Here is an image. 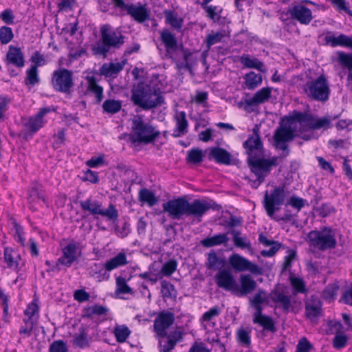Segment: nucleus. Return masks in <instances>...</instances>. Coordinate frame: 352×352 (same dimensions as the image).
<instances>
[{"instance_id": "nucleus-1", "label": "nucleus", "mask_w": 352, "mask_h": 352, "mask_svg": "<svg viewBox=\"0 0 352 352\" xmlns=\"http://www.w3.org/2000/svg\"><path fill=\"white\" fill-rule=\"evenodd\" d=\"M332 118L329 116L318 117L310 113L294 111L283 123L274 135L276 147L283 151V157L289 155L287 142L295 136L305 141L315 138L314 131L327 130L332 126Z\"/></svg>"}, {"instance_id": "nucleus-2", "label": "nucleus", "mask_w": 352, "mask_h": 352, "mask_svg": "<svg viewBox=\"0 0 352 352\" xmlns=\"http://www.w3.org/2000/svg\"><path fill=\"white\" fill-rule=\"evenodd\" d=\"M162 208L172 219L180 220L184 216H192L200 220L212 206L204 199H195L189 202L185 197H179L164 203Z\"/></svg>"}, {"instance_id": "nucleus-3", "label": "nucleus", "mask_w": 352, "mask_h": 352, "mask_svg": "<svg viewBox=\"0 0 352 352\" xmlns=\"http://www.w3.org/2000/svg\"><path fill=\"white\" fill-rule=\"evenodd\" d=\"M160 135V131L142 116L136 115L131 120L130 142L135 144H148Z\"/></svg>"}, {"instance_id": "nucleus-4", "label": "nucleus", "mask_w": 352, "mask_h": 352, "mask_svg": "<svg viewBox=\"0 0 352 352\" xmlns=\"http://www.w3.org/2000/svg\"><path fill=\"white\" fill-rule=\"evenodd\" d=\"M250 300L261 305L274 306L286 311L291 306V297L287 295L283 288L280 286L274 288L270 294L263 289H258Z\"/></svg>"}, {"instance_id": "nucleus-5", "label": "nucleus", "mask_w": 352, "mask_h": 352, "mask_svg": "<svg viewBox=\"0 0 352 352\" xmlns=\"http://www.w3.org/2000/svg\"><path fill=\"white\" fill-rule=\"evenodd\" d=\"M307 241L309 247L314 250L327 251L334 249L337 245L336 230L329 227L312 230L307 234Z\"/></svg>"}, {"instance_id": "nucleus-6", "label": "nucleus", "mask_w": 352, "mask_h": 352, "mask_svg": "<svg viewBox=\"0 0 352 352\" xmlns=\"http://www.w3.org/2000/svg\"><path fill=\"white\" fill-rule=\"evenodd\" d=\"M302 88L308 98L320 102L327 101L331 93L328 78L324 74L316 78H310Z\"/></svg>"}, {"instance_id": "nucleus-7", "label": "nucleus", "mask_w": 352, "mask_h": 352, "mask_svg": "<svg viewBox=\"0 0 352 352\" xmlns=\"http://www.w3.org/2000/svg\"><path fill=\"white\" fill-rule=\"evenodd\" d=\"M131 100L143 109H150L163 102V98L148 86L138 85L132 91Z\"/></svg>"}, {"instance_id": "nucleus-8", "label": "nucleus", "mask_w": 352, "mask_h": 352, "mask_svg": "<svg viewBox=\"0 0 352 352\" xmlns=\"http://www.w3.org/2000/svg\"><path fill=\"white\" fill-rule=\"evenodd\" d=\"M82 210L88 211L93 215H100L107 217L109 220L115 221L118 219V212L113 204H110L107 209H103L100 202L96 200L86 199L80 202Z\"/></svg>"}, {"instance_id": "nucleus-9", "label": "nucleus", "mask_w": 352, "mask_h": 352, "mask_svg": "<svg viewBox=\"0 0 352 352\" xmlns=\"http://www.w3.org/2000/svg\"><path fill=\"white\" fill-rule=\"evenodd\" d=\"M283 187H276L270 193L267 191L264 197V207L269 217L272 218L276 210H279L285 201Z\"/></svg>"}, {"instance_id": "nucleus-10", "label": "nucleus", "mask_w": 352, "mask_h": 352, "mask_svg": "<svg viewBox=\"0 0 352 352\" xmlns=\"http://www.w3.org/2000/svg\"><path fill=\"white\" fill-rule=\"evenodd\" d=\"M228 262L232 269L236 272L248 271L256 275H261L263 273L261 267L236 253L230 256Z\"/></svg>"}, {"instance_id": "nucleus-11", "label": "nucleus", "mask_w": 352, "mask_h": 352, "mask_svg": "<svg viewBox=\"0 0 352 352\" xmlns=\"http://www.w3.org/2000/svg\"><path fill=\"white\" fill-rule=\"evenodd\" d=\"M175 321L174 314L168 311H162L155 318L153 331L156 339L163 338L167 335V330Z\"/></svg>"}, {"instance_id": "nucleus-12", "label": "nucleus", "mask_w": 352, "mask_h": 352, "mask_svg": "<svg viewBox=\"0 0 352 352\" xmlns=\"http://www.w3.org/2000/svg\"><path fill=\"white\" fill-rule=\"evenodd\" d=\"M52 84L59 91L68 93L73 86L72 74L66 69H60L53 72Z\"/></svg>"}, {"instance_id": "nucleus-13", "label": "nucleus", "mask_w": 352, "mask_h": 352, "mask_svg": "<svg viewBox=\"0 0 352 352\" xmlns=\"http://www.w3.org/2000/svg\"><path fill=\"white\" fill-rule=\"evenodd\" d=\"M280 157L274 156L270 159L253 158L251 162L252 171L256 177L261 179L270 173L272 166H276L279 163Z\"/></svg>"}, {"instance_id": "nucleus-14", "label": "nucleus", "mask_w": 352, "mask_h": 352, "mask_svg": "<svg viewBox=\"0 0 352 352\" xmlns=\"http://www.w3.org/2000/svg\"><path fill=\"white\" fill-rule=\"evenodd\" d=\"M62 255L58 258L61 265L70 267L81 256V249L78 243L71 241L61 249Z\"/></svg>"}, {"instance_id": "nucleus-15", "label": "nucleus", "mask_w": 352, "mask_h": 352, "mask_svg": "<svg viewBox=\"0 0 352 352\" xmlns=\"http://www.w3.org/2000/svg\"><path fill=\"white\" fill-rule=\"evenodd\" d=\"M101 38L103 44L107 47H118L124 43V37L120 31L109 25H104L100 28Z\"/></svg>"}, {"instance_id": "nucleus-16", "label": "nucleus", "mask_w": 352, "mask_h": 352, "mask_svg": "<svg viewBox=\"0 0 352 352\" xmlns=\"http://www.w3.org/2000/svg\"><path fill=\"white\" fill-rule=\"evenodd\" d=\"M250 301L252 307L254 310L253 314L254 323H257L260 324L266 331L272 333L275 332L276 329L272 318L262 314L263 306L251 300H250Z\"/></svg>"}, {"instance_id": "nucleus-17", "label": "nucleus", "mask_w": 352, "mask_h": 352, "mask_svg": "<svg viewBox=\"0 0 352 352\" xmlns=\"http://www.w3.org/2000/svg\"><path fill=\"white\" fill-rule=\"evenodd\" d=\"M288 12L292 19L298 21L301 24H309L313 18L310 9L300 3L289 7Z\"/></svg>"}, {"instance_id": "nucleus-18", "label": "nucleus", "mask_w": 352, "mask_h": 352, "mask_svg": "<svg viewBox=\"0 0 352 352\" xmlns=\"http://www.w3.org/2000/svg\"><path fill=\"white\" fill-rule=\"evenodd\" d=\"M214 278L217 285L221 288L232 292H236L239 289L233 275L228 270H220Z\"/></svg>"}, {"instance_id": "nucleus-19", "label": "nucleus", "mask_w": 352, "mask_h": 352, "mask_svg": "<svg viewBox=\"0 0 352 352\" xmlns=\"http://www.w3.org/2000/svg\"><path fill=\"white\" fill-rule=\"evenodd\" d=\"M249 157L251 159L259 157L263 155V146L258 134L250 136L243 143Z\"/></svg>"}, {"instance_id": "nucleus-20", "label": "nucleus", "mask_w": 352, "mask_h": 352, "mask_svg": "<svg viewBox=\"0 0 352 352\" xmlns=\"http://www.w3.org/2000/svg\"><path fill=\"white\" fill-rule=\"evenodd\" d=\"M305 315L311 322H317L322 315V302L314 296H311L305 303Z\"/></svg>"}, {"instance_id": "nucleus-21", "label": "nucleus", "mask_w": 352, "mask_h": 352, "mask_svg": "<svg viewBox=\"0 0 352 352\" xmlns=\"http://www.w3.org/2000/svg\"><path fill=\"white\" fill-rule=\"evenodd\" d=\"M53 111L54 109L51 107H44L41 109L35 116H31L28 118V121L25 123V128L32 133L37 132L46 122L44 120L45 116Z\"/></svg>"}, {"instance_id": "nucleus-22", "label": "nucleus", "mask_w": 352, "mask_h": 352, "mask_svg": "<svg viewBox=\"0 0 352 352\" xmlns=\"http://www.w3.org/2000/svg\"><path fill=\"white\" fill-rule=\"evenodd\" d=\"M6 63L14 65L17 68L23 67L25 59L21 49L14 45H10L6 54Z\"/></svg>"}, {"instance_id": "nucleus-23", "label": "nucleus", "mask_w": 352, "mask_h": 352, "mask_svg": "<svg viewBox=\"0 0 352 352\" xmlns=\"http://www.w3.org/2000/svg\"><path fill=\"white\" fill-rule=\"evenodd\" d=\"M21 259V255L17 251L9 247L4 248L3 261L6 264V267L15 272H19Z\"/></svg>"}, {"instance_id": "nucleus-24", "label": "nucleus", "mask_w": 352, "mask_h": 352, "mask_svg": "<svg viewBox=\"0 0 352 352\" xmlns=\"http://www.w3.org/2000/svg\"><path fill=\"white\" fill-rule=\"evenodd\" d=\"M127 13L131 15L135 21L142 23L149 16V12L146 5L140 3L137 4H131L124 8Z\"/></svg>"}, {"instance_id": "nucleus-25", "label": "nucleus", "mask_w": 352, "mask_h": 352, "mask_svg": "<svg viewBox=\"0 0 352 352\" xmlns=\"http://www.w3.org/2000/svg\"><path fill=\"white\" fill-rule=\"evenodd\" d=\"M174 120L176 124L173 131V135L178 138L186 134L188 131V121L186 113L184 111H177L174 116Z\"/></svg>"}, {"instance_id": "nucleus-26", "label": "nucleus", "mask_w": 352, "mask_h": 352, "mask_svg": "<svg viewBox=\"0 0 352 352\" xmlns=\"http://www.w3.org/2000/svg\"><path fill=\"white\" fill-rule=\"evenodd\" d=\"M208 151L210 160H214L219 164H229L230 163V154L225 149L219 147H212Z\"/></svg>"}, {"instance_id": "nucleus-27", "label": "nucleus", "mask_w": 352, "mask_h": 352, "mask_svg": "<svg viewBox=\"0 0 352 352\" xmlns=\"http://www.w3.org/2000/svg\"><path fill=\"white\" fill-rule=\"evenodd\" d=\"M325 41L327 44L331 47L342 46L352 47V37L343 34H340L338 36L329 34L325 36Z\"/></svg>"}, {"instance_id": "nucleus-28", "label": "nucleus", "mask_w": 352, "mask_h": 352, "mask_svg": "<svg viewBox=\"0 0 352 352\" xmlns=\"http://www.w3.org/2000/svg\"><path fill=\"white\" fill-rule=\"evenodd\" d=\"M125 64V60L121 62L104 63L100 69V74L106 77L115 78L123 69Z\"/></svg>"}, {"instance_id": "nucleus-29", "label": "nucleus", "mask_w": 352, "mask_h": 352, "mask_svg": "<svg viewBox=\"0 0 352 352\" xmlns=\"http://www.w3.org/2000/svg\"><path fill=\"white\" fill-rule=\"evenodd\" d=\"M128 263L126 254L122 250L114 257L107 260L104 264L105 271L111 272Z\"/></svg>"}, {"instance_id": "nucleus-30", "label": "nucleus", "mask_w": 352, "mask_h": 352, "mask_svg": "<svg viewBox=\"0 0 352 352\" xmlns=\"http://www.w3.org/2000/svg\"><path fill=\"white\" fill-rule=\"evenodd\" d=\"M85 79L87 82V91L94 94L98 102L102 101L103 98V89L97 84V80L94 74H88Z\"/></svg>"}, {"instance_id": "nucleus-31", "label": "nucleus", "mask_w": 352, "mask_h": 352, "mask_svg": "<svg viewBox=\"0 0 352 352\" xmlns=\"http://www.w3.org/2000/svg\"><path fill=\"white\" fill-rule=\"evenodd\" d=\"M160 36L168 54H171L177 50V43L175 36L170 30H164L161 32Z\"/></svg>"}, {"instance_id": "nucleus-32", "label": "nucleus", "mask_w": 352, "mask_h": 352, "mask_svg": "<svg viewBox=\"0 0 352 352\" xmlns=\"http://www.w3.org/2000/svg\"><path fill=\"white\" fill-rule=\"evenodd\" d=\"M241 64L247 68H254L261 72H265L266 68L264 64L256 58L249 54H243L239 59Z\"/></svg>"}, {"instance_id": "nucleus-33", "label": "nucleus", "mask_w": 352, "mask_h": 352, "mask_svg": "<svg viewBox=\"0 0 352 352\" xmlns=\"http://www.w3.org/2000/svg\"><path fill=\"white\" fill-rule=\"evenodd\" d=\"M271 95V89L269 87H263L258 90L254 96L245 100V104L248 106H252L263 103L267 101Z\"/></svg>"}, {"instance_id": "nucleus-34", "label": "nucleus", "mask_w": 352, "mask_h": 352, "mask_svg": "<svg viewBox=\"0 0 352 352\" xmlns=\"http://www.w3.org/2000/svg\"><path fill=\"white\" fill-rule=\"evenodd\" d=\"M164 17L166 23L170 25L173 29L179 31L184 24V19L178 14L172 10H165Z\"/></svg>"}, {"instance_id": "nucleus-35", "label": "nucleus", "mask_w": 352, "mask_h": 352, "mask_svg": "<svg viewBox=\"0 0 352 352\" xmlns=\"http://www.w3.org/2000/svg\"><path fill=\"white\" fill-rule=\"evenodd\" d=\"M241 286L237 291L241 294H248L252 292L256 287V283L250 275L243 274L240 276Z\"/></svg>"}, {"instance_id": "nucleus-36", "label": "nucleus", "mask_w": 352, "mask_h": 352, "mask_svg": "<svg viewBox=\"0 0 352 352\" xmlns=\"http://www.w3.org/2000/svg\"><path fill=\"white\" fill-rule=\"evenodd\" d=\"M229 241L226 234H219L211 237H208L201 240V243L203 246L210 248L221 244H226Z\"/></svg>"}, {"instance_id": "nucleus-37", "label": "nucleus", "mask_w": 352, "mask_h": 352, "mask_svg": "<svg viewBox=\"0 0 352 352\" xmlns=\"http://www.w3.org/2000/svg\"><path fill=\"white\" fill-rule=\"evenodd\" d=\"M73 344L75 346L85 349L89 346V340L87 330L81 327L79 332L74 336Z\"/></svg>"}, {"instance_id": "nucleus-38", "label": "nucleus", "mask_w": 352, "mask_h": 352, "mask_svg": "<svg viewBox=\"0 0 352 352\" xmlns=\"http://www.w3.org/2000/svg\"><path fill=\"white\" fill-rule=\"evenodd\" d=\"M225 30L211 31L206 37L205 43L209 50L212 45L221 43L226 37Z\"/></svg>"}, {"instance_id": "nucleus-39", "label": "nucleus", "mask_w": 352, "mask_h": 352, "mask_svg": "<svg viewBox=\"0 0 352 352\" xmlns=\"http://www.w3.org/2000/svg\"><path fill=\"white\" fill-rule=\"evenodd\" d=\"M221 314V309L218 306L210 308L208 311L205 312L202 317V322L205 326L210 325L213 327L215 324L214 320Z\"/></svg>"}, {"instance_id": "nucleus-40", "label": "nucleus", "mask_w": 352, "mask_h": 352, "mask_svg": "<svg viewBox=\"0 0 352 352\" xmlns=\"http://www.w3.org/2000/svg\"><path fill=\"white\" fill-rule=\"evenodd\" d=\"M236 339L238 342L243 346L248 347L251 344V329L249 328L241 327L236 331Z\"/></svg>"}, {"instance_id": "nucleus-41", "label": "nucleus", "mask_w": 352, "mask_h": 352, "mask_svg": "<svg viewBox=\"0 0 352 352\" xmlns=\"http://www.w3.org/2000/svg\"><path fill=\"white\" fill-rule=\"evenodd\" d=\"M139 199L140 201L146 203L149 206H153L158 201V199L155 194L151 190L146 188H143L140 190Z\"/></svg>"}, {"instance_id": "nucleus-42", "label": "nucleus", "mask_w": 352, "mask_h": 352, "mask_svg": "<svg viewBox=\"0 0 352 352\" xmlns=\"http://www.w3.org/2000/svg\"><path fill=\"white\" fill-rule=\"evenodd\" d=\"M245 85L248 89H254L262 83V76L254 72L248 73L245 76Z\"/></svg>"}, {"instance_id": "nucleus-43", "label": "nucleus", "mask_w": 352, "mask_h": 352, "mask_svg": "<svg viewBox=\"0 0 352 352\" xmlns=\"http://www.w3.org/2000/svg\"><path fill=\"white\" fill-rule=\"evenodd\" d=\"M39 308L38 305V301L34 299L33 301L30 303L26 309L24 311L25 319H32L34 322H37L38 319Z\"/></svg>"}, {"instance_id": "nucleus-44", "label": "nucleus", "mask_w": 352, "mask_h": 352, "mask_svg": "<svg viewBox=\"0 0 352 352\" xmlns=\"http://www.w3.org/2000/svg\"><path fill=\"white\" fill-rule=\"evenodd\" d=\"M131 333L129 329L124 324L116 325L113 329V334L117 342L122 343L126 341Z\"/></svg>"}, {"instance_id": "nucleus-45", "label": "nucleus", "mask_w": 352, "mask_h": 352, "mask_svg": "<svg viewBox=\"0 0 352 352\" xmlns=\"http://www.w3.org/2000/svg\"><path fill=\"white\" fill-rule=\"evenodd\" d=\"M116 293L120 294H132L133 289L127 285L126 280L122 276L116 278Z\"/></svg>"}, {"instance_id": "nucleus-46", "label": "nucleus", "mask_w": 352, "mask_h": 352, "mask_svg": "<svg viewBox=\"0 0 352 352\" xmlns=\"http://www.w3.org/2000/svg\"><path fill=\"white\" fill-rule=\"evenodd\" d=\"M337 60L343 68L347 69L349 72H352V54L338 52Z\"/></svg>"}, {"instance_id": "nucleus-47", "label": "nucleus", "mask_w": 352, "mask_h": 352, "mask_svg": "<svg viewBox=\"0 0 352 352\" xmlns=\"http://www.w3.org/2000/svg\"><path fill=\"white\" fill-rule=\"evenodd\" d=\"M225 261L217 256L214 252H211L208 254L207 266L209 269H218L224 265Z\"/></svg>"}, {"instance_id": "nucleus-48", "label": "nucleus", "mask_w": 352, "mask_h": 352, "mask_svg": "<svg viewBox=\"0 0 352 352\" xmlns=\"http://www.w3.org/2000/svg\"><path fill=\"white\" fill-rule=\"evenodd\" d=\"M121 107V101L111 99L105 100L102 104L104 111L111 114L118 113Z\"/></svg>"}, {"instance_id": "nucleus-49", "label": "nucleus", "mask_w": 352, "mask_h": 352, "mask_svg": "<svg viewBox=\"0 0 352 352\" xmlns=\"http://www.w3.org/2000/svg\"><path fill=\"white\" fill-rule=\"evenodd\" d=\"M338 289L339 286L337 283L329 284L322 292V296L327 301L333 300L336 298Z\"/></svg>"}, {"instance_id": "nucleus-50", "label": "nucleus", "mask_w": 352, "mask_h": 352, "mask_svg": "<svg viewBox=\"0 0 352 352\" xmlns=\"http://www.w3.org/2000/svg\"><path fill=\"white\" fill-rule=\"evenodd\" d=\"M38 69L36 67H30L26 71V77L25 79V85L34 86L36 84L39 82Z\"/></svg>"}, {"instance_id": "nucleus-51", "label": "nucleus", "mask_w": 352, "mask_h": 352, "mask_svg": "<svg viewBox=\"0 0 352 352\" xmlns=\"http://www.w3.org/2000/svg\"><path fill=\"white\" fill-rule=\"evenodd\" d=\"M289 280L295 293L306 292V285L302 278L294 275H291L289 277Z\"/></svg>"}, {"instance_id": "nucleus-52", "label": "nucleus", "mask_w": 352, "mask_h": 352, "mask_svg": "<svg viewBox=\"0 0 352 352\" xmlns=\"http://www.w3.org/2000/svg\"><path fill=\"white\" fill-rule=\"evenodd\" d=\"M207 3V0H204L203 2H201V6L207 13V16L214 21H218L221 9L217 6H206Z\"/></svg>"}, {"instance_id": "nucleus-53", "label": "nucleus", "mask_w": 352, "mask_h": 352, "mask_svg": "<svg viewBox=\"0 0 352 352\" xmlns=\"http://www.w3.org/2000/svg\"><path fill=\"white\" fill-rule=\"evenodd\" d=\"M233 242L236 247L241 249H249L251 247V243L245 236H241L239 232H235L233 234Z\"/></svg>"}, {"instance_id": "nucleus-54", "label": "nucleus", "mask_w": 352, "mask_h": 352, "mask_svg": "<svg viewBox=\"0 0 352 352\" xmlns=\"http://www.w3.org/2000/svg\"><path fill=\"white\" fill-rule=\"evenodd\" d=\"M14 38L12 29L8 26L0 28V42L3 45L9 43Z\"/></svg>"}, {"instance_id": "nucleus-55", "label": "nucleus", "mask_w": 352, "mask_h": 352, "mask_svg": "<svg viewBox=\"0 0 352 352\" xmlns=\"http://www.w3.org/2000/svg\"><path fill=\"white\" fill-rule=\"evenodd\" d=\"M204 158L203 151L199 148H193L188 152L187 161L189 163L199 164Z\"/></svg>"}, {"instance_id": "nucleus-56", "label": "nucleus", "mask_w": 352, "mask_h": 352, "mask_svg": "<svg viewBox=\"0 0 352 352\" xmlns=\"http://www.w3.org/2000/svg\"><path fill=\"white\" fill-rule=\"evenodd\" d=\"M161 293L164 299L175 296L174 286L166 280L161 282Z\"/></svg>"}, {"instance_id": "nucleus-57", "label": "nucleus", "mask_w": 352, "mask_h": 352, "mask_svg": "<svg viewBox=\"0 0 352 352\" xmlns=\"http://www.w3.org/2000/svg\"><path fill=\"white\" fill-rule=\"evenodd\" d=\"M108 309L102 305H94L87 307L85 310V315L88 317H91L94 315L102 316L106 315Z\"/></svg>"}, {"instance_id": "nucleus-58", "label": "nucleus", "mask_w": 352, "mask_h": 352, "mask_svg": "<svg viewBox=\"0 0 352 352\" xmlns=\"http://www.w3.org/2000/svg\"><path fill=\"white\" fill-rule=\"evenodd\" d=\"M348 339L346 334L340 332L336 333L333 340V347L337 349L344 348L346 345Z\"/></svg>"}, {"instance_id": "nucleus-59", "label": "nucleus", "mask_w": 352, "mask_h": 352, "mask_svg": "<svg viewBox=\"0 0 352 352\" xmlns=\"http://www.w3.org/2000/svg\"><path fill=\"white\" fill-rule=\"evenodd\" d=\"M24 325L19 329V333L25 336H30L31 332L37 322L32 320V319H23Z\"/></svg>"}, {"instance_id": "nucleus-60", "label": "nucleus", "mask_w": 352, "mask_h": 352, "mask_svg": "<svg viewBox=\"0 0 352 352\" xmlns=\"http://www.w3.org/2000/svg\"><path fill=\"white\" fill-rule=\"evenodd\" d=\"M14 12L10 8L5 9L0 14V19L7 25H13L14 23Z\"/></svg>"}, {"instance_id": "nucleus-61", "label": "nucleus", "mask_w": 352, "mask_h": 352, "mask_svg": "<svg viewBox=\"0 0 352 352\" xmlns=\"http://www.w3.org/2000/svg\"><path fill=\"white\" fill-rule=\"evenodd\" d=\"M177 269V263L175 261L170 260L164 263L162 267L161 272L163 275L169 276Z\"/></svg>"}, {"instance_id": "nucleus-62", "label": "nucleus", "mask_w": 352, "mask_h": 352, "mask_svg": "<svg viewBox=\"0 0 352 352\" xmlns=\"http://www.w3.org/2000/svg\"><path fill=\"white\" fill-rule=\"evenodd\" d=\"M312 347V344L306 338H302L298 341L296 352H309Z\"/></svg>"}, {"instance_id": "nucleus-63", "label": "nucleus", "mask_w": 352, "mask_h": 352, "mask_svg": "<svg viewBox=\"0 0 352 352\" xmlns=\"http://www.w3.org/2000/svg\"><path fill=\"white\" fill-rule=\"evenodd\" d=\"M15 232L14 234V240L19 243L21 245L25 246V238L24 236V232L21 226L15 224L14 226Z\"/></svg>"}, {"instance_id": "nucleus-64", "label": "nucleus", "mask_w": 352, "mask_h": 352, "mask_svg": "<svg viewBox=\"0 0 352 352\" xmlns=\"http://www.w3.org/2000/svg\"><path fill=\"white\" fill-rule=\"evenodd\" d=\"M67 347L63 340H56L50 347V352H67Z\"/></svg>"}]
</instances>
